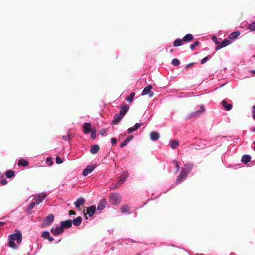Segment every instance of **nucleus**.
<instances>
[{
	"mask_svg": "<svg viewBox=\"0 0 255 255\" xmlns=\"http://www.w3.org/2000/svg\"><path fill=\"white\" fill-rule=\"evenodd\" d=\"M193 39V36L192 34H187L183 37L182 40L183 41V42H187L191 41Z\"/></svg>",
	"mask_w": 255,
	"mask_h": 255,
	"instance_id": "obj_23",
	"label": "nucleus"
},
{
	"mask_svg": "<svg viewBox=\"0 0 255 255\" xmlns=\"http://www.w3.org/2000/svg\"><path fill=\"white\" fill-rule=\"evenodd\" d=\"M187 175H185V174H183L181 172H180V174L177 177L176 180V184H180L181 182H182L184 180L186 179Z\"/></svg>",
	"mask_w": 255,
	"mask_h": 255,
	"instance_id": "obj_14",
	"label": "nucleus"
},
{
	"mask_svg": "<svg viewBox=\"0 0 255 255\" xmlns=\"http://www.w3.org/2000/svg\"><path fill=\"white\" fill-rule=\"evenodd\" d=\"M82 217L80 216H78L77 218H76L75 219H74L72 221L74 225L77 226L81 224V223L82 222Z\"/></svg>",
	"mask_w": 255,
	"mask_h": 255,
	"instance_id": "obj_24",
	"label": "nucleus"
},
{
	"mask_svg": "<svg viewBox=\"0 0 255 255\" xmlns=\"http://www.w3.org/2000/svg\"><path fill=\"white\" fill-rule=\"evenodd\" d=\"M193 63H191V64H189V66H191V65H192Z\"/></svg>",
	"mask_w": 255,
	"mask_h": 255,
	"instance_id": "obj_57",
	"label": "nucleus"
},
{
	"mask_svg": "<svg viewBox=\"0 0 255 255\" xmlns=\"http://www.w3.org/2000/svg\"><path fill=\"white\" fill-rule=\"evenodd\" d=\"M110 202L113 205H116L119 204L121 201V196L117 193H112L109 197Z\"/></svg>",
	"mask_w": 255,
	"mask_h": 255,
	"instance_id": "obj_2",
	"label": "nucleus"
},
{
	"mask_svg": "<svg viewBox=\"0 0 255 255\" xmlns=\"http://www.w3.org/2000/svg\"><path fill=\"white\" fill-rule=\"evenodd\" d=\"M251 159L250 155L247 154L244 155L242 157V161L245 164H247Z\"/></svg>",
	"mask_w": 255,
	"mask_h": 255,
	"instance_id": "obj_27",
	"label": "nucleus"
},
{
	"mask_svg": "<svg viewBox=\"0 0 255 255\" xmlns=\"http://www.w3.org/2000/svg\"><path fill=\"white\" fill-rule=\"evenodd\" d=\"M150 139L152 141H155L159 138V134L157 132H152L150 135Z\"/></svg>",
	"mask_w": 255,
	"mask_h": 255,
	"instance_id": "obj_18",
	"label": "nucleus"
},
{
	"mask_svg": "<svg viewBox=\"0 0 255 255\" xmlns=\"http://www.w3.org/2000/svg\"><path fill=\"white\" fill-rule=\"evenodd\" d=\"M5 175L7 178H10L15 176V173L12 170H8L6 172Z\"/></svg>",
	"mask_w": 255,
	"mask_h": 255,
	"instance_id": "obj_34",
	"label": "nucleus"
},
{
	"mask_svg": "<svg viewBox=\"0 0 255 255\" xmlns=\"http://www.w3.org/2000/svg\"><path fill=\"white\" fill-rule=\"evenodd\" d=\"M212 40L213 41L216 43V44H218V41H217V38L216 37H213L212 38Z\"/></svg>",
	"mask_w": 255,
	"mask_h": 255,
	"instance_id": "obj_50",
	"label": "nucleus"
},
{
	"mask_svg": "<svg viewBox=\"0 0 255 255\" xmlns=\"http://www.w3.org/2000/svg\"><path fill=\"white\" fill-rule=\"evenodd\" d=\"M18 165L23 167H26L28 165V162L24 159H20L18 161Z\"/></svg>",
	"mask_w": 255,
	"mask_h": 255,
	"instance_id": "obj_30",
	"label": "nucleus"
},
{
	"mask_svg": "<svg viewBox=\"0 0 255 255\" xmlns=\"http://www.w3.org/2000/svg\"><path fill=\"white\" fill-rule=\"evenodd\" d=\"M179 145L178 141L173 140L170 141V146L173 149H175Z\"/></svg>",
	"mask_w": 255,
	"mask_h": 255,
	"instance_id": "obj_28",
	"label": "nucleus"
},
{
	"mask_svg": "<svg viewBox=\"0 0 255 255\" xmlns=\"http://www.w3.org/2000/svg\"><path fill=\"white\" fill-rule=\"evenodd\" d=\"M46 196V194H39L35 198V201L36 205H39L44 200Z\"/></svg>",
	"mask_w": 255,
	"mask_h": 255,
	"instance_id": "obj_12",
	"label": "nucleus"
},
{
	"mask_svg": "<svg viewBox=\"0 0 255 255\" xmlns=\"http://www.w3.org/2000/svg\"><path fill=\"white\" fill-rule=\"evenodd\" d=\"M95 169V166L93 165H90L87 166L86 168H85L82 172V175L84 176H86L88 175L89 173L92 172L94 169Z\"/></svg>",
	"mask_w": 255,
	"mask_h": 255,
	"instance_id": "obj_7",
	"label": "nucleus"
},
{
	"mask_svg": "<svg viewBox=\"0 0 255 255\" xmlns=\"http://www.w3.org/2000/svg\"><path fill=\"white\" fill-rule=\"evenodd\" d=\"M134 96H135V93H131L127 99L128 102H131L133 101V97Z\"/></svg>",
	"mask_w": 255,
	"mask_h": 255,
	"instance_id": "obj_39",
	"label": "nucleus"
},
{
	"mask_svg": "<svg viewBox=\"0 0 255 255\" xmlns=\"http://www.w3.org/2000/svg\"><path fill=\"white\" fill-rule=\"evenodd\" d=\"M253 118H254V120H255V114H254L253 115Z\"/></svg>",
	"mask_w": 255,
	"mask_h": 255,
	"instance_id": "obj_56",
	"label": "nucleus"
},
{
	"mask_svg": "<svg viewBox=\"0 0 255 255\" xmlns=\"http://www.w3.org/2000/svg\"><path fill=\"white\" fill-rule=\"evenodd\" d=\"M253 144H254V145H255L254 148V149L255 150V141H254L253 142Z\"/></svg>",
	"mask_w": 255,
	"mask_h": 255,
	"instance_id": "obj_55",
	"label": "nucleus"
},
{
	"mask_svg": "<svg viewBox=\"0 0 255 255\" xmlns=\"http://www.w3.org/2000/svg\"><path fill=\"white\" fill-rule=\"evenodd\" d=\"M129 109V107L127 105H123L121 106V109L120 111V113L122 114L123 116L125 114V113L128 111Z\"/></svg>",
	"mask_w": 255,
	"mask_h": 255,
	"instance_id": "obj_22",
	"label": "nucleus"
},
{
	"mask_svg": "<svg viewBox=\"0 0 255 255\" xmlns=\"http://www.w3.org/2000/svg\"><path fill=\"white\" fill-rule=\"evenodd\" d=\"M173 51V49H171V52H172Z\"/></svg>",
	"mask_w": 255,
	"mask_h": 255,
	"instance_id": "obj_58",
	"label": "nucleus"
},
{
	"mask_svg": "<svg viewBox=\"0 0 255 255\" xmlns=\"http://www.w3.org/2000/svg\"><path fill=\"white\" fill-rule=\"evenodd\" d=\"M128 144L127 141L125 139L124 140L120 145V147H123L126 146Z\"/></svg>",
	"mask_w": 255,
	"mask_h": 255,
	"instance_id": "obj_43",
	"label": "nucleus"
},
{
	"mask_svg": "<svg viewBox=\"0 0 255 255\" xmlns=\"http://www.w3.org/2000/svg\"><path fill=\"white\" fill-rule=\"evenodd\" d=\"M111 142L112 145H114L117 142V139L115 138H112L111 139Z\"/></svg>",
	"mask_w": 255,
	"mask_h": 255,
	"instance_id": "obj_46",
	"label": "nucleus"
},
{
	"mask_svg": "<svg viewBox=\"0 0 255 255\" xmlns=\"http://www.w3.org/2000/svg\"><path fill=\"white\" fill-rule=\"evenodd\" d=\"M251 131L253 132H255V127H254L252 129H251Z\"/></svg>",
	"mask_w": 255,
	"mask_h": 255,
	"instance_id": "obj_52",
	"label": "nucleus"
},
{
	"mask_svg": "<svg viewBox=\"0 0 255 255\" xmlns=\"http://www.w3.org/2000/svg\"><path fill=\"white\" fill-rule=\"evenodd\" d=\"M99 146L98 145H93L90 149V152L92 154H96L99 150Z\"/></svg>",
	"mask_w": 255,
	"mask_h": 255,
	"instance_id": "obj_26",
	"label": "nucleus"
},
{
	"mask_svg": "<svg viewBox=\"0 0 255 255\" xmlns=\"http://www.w3.org/2000/svg\"><path fill=\"white\" fill-rule=\"evenodd\" d=\"M96 129L95 128H93L92 131H91V137L93 139H95L96 137Z\"/></svg>",
	"mask_w": 255,
	"mask_h": 255,
	"instance_id": "obj_36",
	"label": "nucleus"
},
{
	"mask_svg": "<svg viewBox=\"0 0 255 255\" xmlns=\"http://www.w3.org/2000/svg\"><path fill=\"white\" fill-rule=\"evenodd\" d=\"M130 208L129 206H128L127 205H123L121 207V211L122 213H126L128 214H131V213L129 212Z\"/></svg>",
	"mask_w": 255,
	"mask_h": 255,
	"instance_id": "obj_20",
	"label": "nucleus"
},
{
	"mask_svg": "<svg viewBox=\"0 0 255 255\" xmlns=\"http://www.w3.org/2000/svg\"><path fill=\"white\" fill-rule=\"evenodd\" d=\"M54 216L52 214H50L46 217L43 220V225L46 226L51 224L54 221Z\"/></svg>",
	"mask_w": 255,
	"mask_h": 255,
	"instance_id": "obj_5",
	"label": "nucleus"
},
{
	"mask_svg": "<svg viewBox=\"0 0 255 255\" xmlns=\"http://www.w3.org/2000/svg\"><path fill=\"white\" fill-rule=\"evenodd\" d=\"M123 117L124 116L120 113L117 114L114 117V121L116 123L119 122Z\"/></svg>",
	"mask_w": 255,
	"mask_h": 255,
	"instance_id": "obj_29",
	"label": "nucleus"
},
{
	"mask_svg": "<svg viewBox=\"0 0 255 255\" xmlns=\"http://www.w3.org/2000/svg\"><path fill=\"white\" fill-rule=\"evenodd\" d=\"M72 136L67 134V135L63 136L62 139L65 141H69L72 138Z\"/></svg>",
	"mask_w": 255,
	"mask_h": 255,
	"instance_id": "obj_40",
	"label": "nucleus"
},
{
	"mask_svg": "<svg viewBox=\"0 0 255 255\" xmlns=\"http://www.w3.org/2000/svg\"><path fill=\"white\" fill-rule=\"evenodd\" d=\"M96 208L94 206H91L87 208L86 214L91 217L93 216L95 213Z\"/></svg>",
	"mask_w": 255,
	"mask_h": 255,
	"instance_id": "obj_13",
	"label": "nucleus"
},
{
	"mask_svg": "<svg viewBox=\"0 0 255 255\" xmlns=\"http://www.w3.org/2000/svg\"><path fill=\"white\" fill-rule=\"evenodd\" d=\"M180 61L178 59L175 58L172 60V64L175 66H178L180 65Z\"/></svg>",
	"mask_w": 255,
	"mask_h": 255,
	"instance_id": "obj_37",
	"label": "nucleus"
},
{
	"mask_svg": "<svg viewBox=\"0 0 255 255\" xmlns=\"http://www.w3.org/2000/svg\"><path fill=\"white\" fill-rule=\"evenodd\" d=\"M172 163L176 168L175 173L176 174L180 170L179 162L177 160H173Z\"/></svg>",
	"mask_w": 255,
	"mask_h": 255,
	"instance_id": "obj_33",
	"label": "nucleus"
},
{
	"mask_svg": "<svg viewBox=\"0 0 255 255\" xmlns=\"http://www.w3.org/2000/svg\"><path fill=\"white\" fill-rule=\"evenodd\" d=\"M193 169V164L192 163H188L184 165V167L182 168L181 172L183 174H185L187 176Z\"/></svg>",
	"mask_w": 255,
	"mask_h": 255,
	"instance_id": "obj_3",
	"label": "nucleus"
},
{
	"mask_svg": "<svg viewBox=\"0 0 255 255\" xmlns=\"http://www.w3.org/2000/svg\"><path fill=\"white\" fill-rule=\"evenodd\" d=\"M36 205V203H35V201H33V202H32L30 205L28 206V207H27V211H30V210L32 209L35 205Z\"/></svg>",
	"mask_w": 255,
	"mask_h": 255,
	"instance_id": "obj_38",
	"label": "nucleus"
},
{
	"mask_svg": "<svg viewBox=\"0 0 255 255\" xmlns=\"http://www.w3.org/2000/svg\"><path fill=\"white\" fill-rule=\"evenodd\" d=\"M106 131H107L105 129H102V130H100V134L102 136H103L105 134V133H106Z\"/></svg>",
	"mask_w": 255,
	"mask_h": 255,
	"instance_id": "obj_45",
	"label": "nucleus"
},
{
	"mask_svg": "<svg viewBox=\"0 0 255 255\" xmlns=\"http://www.w3.org/2000/svg\"><path fill=\"white\" fill-rule=\"evenodd\" d=\"M22 238V233L19 231L10 235L8 238L9 247L13 249L17 248L18 245L21 242Z\"/></svg>",
	"mask_w": 255,
	"mask_h": 255,
	"instance_id": "obj_1",
	"label": "nucleus"
},
{
	"mask_svg": "<svg viewBox=\"0 0 255 255\" xmlns=\"http://www.w3.org/2000/svg\"><path fill=\"white\" fill-rule=\"evenodd\" d=\"M72 221L71 220H67L64 221H61L60 223V226L63 229L64 228H68L72 226Z\"/></svg>",
	"mask_w": 255,
	"mask_h": 255,
	"instance_id": "obj_11",
	"label": "nucleus"
},
{
	"mask_svg": "<svg viewBox=\"0 0 255 255\" xmlns=\"http://www.w3.org/2000/svg\"><path fill=\"white\" fill-rule=\"evenodd\" d=\"M1 184H2L3 185H5L7 183V181L5 179H2L1 180Z\"/></svg>",
	"mask_w": 255,
	"mask_h": 255,
	"instance_id": "obj_48",
	"label": "nucleus"
},
{
	"mask_svg": "<svg viewBox=\"0 0 255 255\" xmlns=\"http://www.w3.org/2000/svg\"><path fill=\"white\" fill-rule=\"evenodd\" d=\"M199 42L197 41L194 42L192 44H191L190 45V49L191 50L194 49L195 48V47L199 45Z\"/></svg>",
	"mask_w": 255,
	"mask_h": 255,
	"instance_id": "obj_41",
	"label": "nucleus"
},
{
	"mask_svg": "<svg viewBox=\"0 0 255 255\" xmlns=\"http://www.w3.org/2000/svg\"><path fill=\"white\" fill-rule=\"evenodd\" d=\"M42 237L44 239H47L50 242L54 241V238L50 236V233L48 231L43 232L42 234Z\"/></svg>",
	"mask_w": 255,
	"mask_h": 255,
	"instance_id": "obj_15",
	"label": "nucleus"
},
{
	"mask_svg": "<svg viewBox=\"0 0 255 255\" xmlns=\"http://www.w3.org/2000/svg\"><path fill=\"white\" fill-rule=\"evenodd\" d=\"M210 56H206L201 60V64H203L205 63L209 59Z\"/></svg>",
	"mask_w": 255,
	"mask_h": 255,
	"instance_id": "obj_42",
	"label": "nucleus"
},
{
	"mask_svg": "<svg viewBox=\"0 0 255 255\" xmlns=\"http://www.w3.org/2000/svg\"><path fill=\"white\" fill-rule=\"evenodd\" d=\"M133 138V136L131 135L128 137H127L126 140L127 141V142L128 143L129 141H130Z\"/></svg>",
	"mask_w": 255,
	"mask_h": 255,
	"instance_id": "obj_47",
	"label": "nucleus"
},
{
	"mask_svg": "<svg viewBox=\"0 0 255 255\" xmlns=\"http://www.w3.org/2000/svg\"><path fill=\"white\" fill-rule=\"evenodd\" d=\"M128 177V173L127 172H124L123 174V177L120 179L118 181V184L119 185L122 184Z\"/></svg>",
	"mask_w": 255,
	"mask_h": 255,
	"instance_id": "obj_25",
	"label": "nucleus"
},
{
	"mask_svg": "<svg viewBox=\"0 0 255 255\" xmlns=\"http://www.w3.org/2000/svg\"><path fill=\"white\" fill-rule=\"evenodd\" d=\"M183 41L181 39H177L173 42V45L175 47H178L183 45Z\"/></svg>",
	"mask_w": 255,
	"mask_h": 255,
	"instance_id": "obj_32",
	"label": "nucleus"
},
{
	"mask_svg": "<svg viewBox=\"0 0 255 255\" xmlns=\"http://www.w3.org/2000/svg\"><path fill=\"white\" fill-rule=\"evenodd\" d=\"M240 35V32L238 31L233 32L231 33L229 36L230 39H234L238 37Z\"/></svg>",
	"mask_w": 255,
	"mask_h": 255,
	"instance_id": "obj_31",
	"label": "nucleus"
},
{
	"mask_svg": "<svg viewBox=\"0 0 255 255\" xmlns=\"http://www.w3.org/2000/svg\"><path fill=\"white\" fill-rule=\"evenodd\" d=\"M69 214L70 215H75L76 214V213L75 212H74L72 210H70L69 211Z\"/></svg>",
	"mask_w": 255,
	"mask_h": 255,
	"instance_id": "obj_49",
	"label": "nucleus"
},
{
	"mask_svg": "<svg viewBox=\"0 0 255 255\" xmlns=\"http://www.w3.org/2000/svg\"><path fill=\"white\" fill-rule=\"evenodd\" d=\"M4 222H0V225H1V226H2V225H4Z\"/></svg>",
	"mask_w": 255,
	"mask_h": 255,
	"instance_id": "obj_54",
	"label": "nucleus"
},
{
	"mask_svg": "<svg viewBox=\"0 0 255 255\" xmlns=\"http://www.w3.org/2000/svg\"><path fill=\"white\" fill-rule=\"evenodd\" d=\"M142 125V123H137L133 126L129 128L128 129V133H131L133 132L136 131Z\"/></svg>",
	"mask_w": 255,
	"mask_h": 255,
	"instance_id": "obj_9",
	"label": "nucleus"
},
{
	"mask_svg": "<svg viewBox=\"0 0 255 255\" xmlns=\"http://www.w3.org/2000/svg\"><path fill=\"white\" fill-rule=\"evenodd\" d=\"M106 201L105 199H101L97 205V210L101 211L104 209L106 205Z\"/></svg>",
	"mask_w": 255,
	"mask_h": 255,
	"instance_id": "obj_10",
	"label": "nucleus"
},
{
	"mask_svg": "<svg viewBox=\"0 0 255 255\" xmlns=\"http://www.w3.org/2000/svg\"><path fill=\"white\" fill-rule=\"evenodd\" d=\"M248 28L252 32L255 31V21L250 23L248 25Z\"/></svg>",
	"mask_w": 255,
	"mask_h": 255,
	"instance_id": "obj_35",
	"label": "nucleus"
},
{
	"mask_svg": "<svg viewBox=\"0 0 255 255\" xmlns=\"http://www.w3.org/2000/svg\"><path fill=\"white\" fill-rule=\"evenodd\" d=\"M51 231L54 235H58L63 232L64 229H62L61 226H57L56 227H53L51 229Z\"/></svg>",
	"mask_w": 255,
	"mask_h": 255,
	"instance_id": "obj_8",
	"label": "nucleus"
},
{
	"mask_svg": "<svg viewBox=\"0 0 255 255\" xmlns=\"http://www.w3.org/2000/svg\"><path fill=\"white\" fill-rule=\"evenodd\" d=\"M152 88V86L151 85H149L146 87H145L143 90L141 95L142 96L146 95L149 94L150 97H153L154 93L151 91V89Z\"/></svg>",
	"mask_w": 255,
	"mask_h": 255,
	"instance_id": "obj_4",
	"label": "nucleus"
},
{
	"mask_svg": "<svg viewBox=\"0 0 255 255\" xmlns=\"http://www.w3.org/2000/svg\"><path fill=\"white\" fill-rule=\"evenodd\" d=\"M56 162L57 164H61L63 162V160L59 157L56 158Z\"/></svg>",
	"mask_w": 255,
	"mask_h": 255,
	"instance_id": "obj_44",
	"label": "nucleus"
},
{
	"mask_svg": "<svg viewBox=\"0 0 255 255\" xmlns=\"http://www.w3.org/2000/svg\"><path fill=\"white\" fill-rule=\"evenodd\" d=\"M231 43L229 40L225 39L220 44L219 47L216 49L218 50L220 48H224L229 45Z\"/></svg>",
	"mask_w": 255,
	"mask_h": 255,
	"instance_id": "obj_19",
	"label": "nucleus"
},
{
	"mask_svg": "<svg viewBox=\"0 0 255 255\" xmlns=\"http://www.w3.org/2000/svg\"><path fill=\"white\" fill-rule=\"evenodd\" d=\"M205 110L204 107L203 105L200 106V110H197L196 111L193 112L191 113V116L192 117H197L199 116L201 113L203 112Z\"/></svg>",
	"mask_w": 255,
	"mask_h": 255,
	"instance_id": "obj_16",
	"label": "nucleus"
},
{
	"mask_svg": "<svg viewBox=\"0 0 255 255\" xmlns=\"http://www.w3.org/2000/svg\"><path fill=\"white\" fill-rule=\"evenodd\" d=\"M85 202V199L83 198H78L77 200L74 202V205L76 208H79L81 205L84 204Z\"/></svg>",
	"mask_w": 255,
	"mask_h": 255,
	"instance_id": "obj_17",
	"label": "nucleus"
},
{
	"mask_svg": "<svg viewBox=\"0 0 255 255\" xmlns=\"http://www.w3.org/2000/svg\"><path fill=\"white\" fill-rule=\"evenodd\" d=\"M222 105L227 111H229L232 108V104L227 103L225 100H223L222 101Z\"/></svg>",
	"mask_w": 255,
	"mask_h": 255,
	"instance_id": "obj_21",
	"label": "nucleus"
},
{
	"mask_svg": "<svg viewBox=\"0 0 255 255\" xmlns=\"http://www.w3.org/2000/svg\"><path fill=\"white\" fill-rule=\"evenodd\" d=\"M93 128L92 127V125L90 123L86 122L83 125V132L87 134L92 131Z\"/></svg>",
	"mask_w": 255,
	"mask_h": 255,
	"instance_id": "obj_6",
	"label": "nucleus"
},
{
	"mask_svg": "<svg viewBox=\"0 0 255 255\" xmlns=\"http://www.w3.org/2000/svg\"><path fill=\"white\" fill-rule=\"evenodd\" d=\"M252 113H255V105H254L252 107Z\"/></svg>",
	"mask_w": 255,
	"mask_h": 255,
	"instance_id": "obj_51",
	"label": "nucleus"
},
{
	"mask_svg": "<svg viewBox=\"0 0 255 255\" xmlns=\"http://www.w3.org/2000/svg\"><path fill=\"white\" fill-rule=\"evenodd\" d=\"M250 72H251V73H254V74H255V70H251V71H250Z\"/></svg>",
	"mask_w": 255,
	"mask_h": 255,
	"instance_id": "obj_53",
	"label": "nucleus"
}]
</instances>
